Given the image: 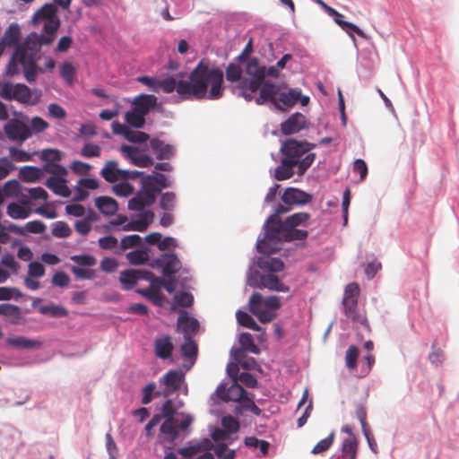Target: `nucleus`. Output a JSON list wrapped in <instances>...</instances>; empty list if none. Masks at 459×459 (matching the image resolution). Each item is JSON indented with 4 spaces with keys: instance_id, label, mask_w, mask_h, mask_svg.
I'll return each instance as SVG.
<instances>
[{
    "instance_id": "nucleus-1",
    "label": "nucleus",
    "mask_w": 459,
    "mask_h": 459,
    "mask_svg": "<svg viewBox=\"0 0 459 459\" xmlns=\"http://www.w3.org/2000/svg\"><path fill=\"white\" fill-rule=\"evenodd\" d=\"M222 84V71L203 58L190 73L189 82H177L173 77L159 80V91L171 93L176 90L182 100H218L223 95Z\"/></svg>"
},
{
    "instance_id": "nucleus-2",
    "label": "nucleus",
    "mask_w": 459,
    "mask_h": 459,
    "mask_svg": "<svg viewBox=\"0 0 459 459\" xmlns=\"http://www.w3.org/2000/svg\"><path fill=\"white\" fill-rule=\"evenodd\" d=\"M290 211V207L279 204L274 214L271 215L264 225V237L257 242V249L260 253L268 252L267 243L269 241H292L303 240L307 237V231L297 229L310 219L307 212H297L287 217L281 221L279 216Z\"/></svg>"
},
{
    "instance_id": "nucleus-3",
    "label": "nucleus",
    "mask_w": 459,
    "mask_h": 459,
    "mask_svg": "<svg viewBox=\"0 0 459 459\" xmlns=\"http://www.w3.org/2000/svg\"><path fill=\"white\" fill-rule=\"evenodd\" d=\"M267 102L272 103L277 109L285 111L287 108L294 107L297 102H299L301 106H307L309 103V97L302 95L299 88H289L286 84L264 82L259 96L255 98V103L264 105Z\"/></svg>"
},
{
    "instance_id": "nucleus-4",
    "label": "nucleus",
    "mask_w": 459,
    "mask_h": 459,
    "mask_svg": "<svg viewBox=\"0 0 459 459\" xmlns=\"http://www.w3.org/2000/svg\"><path fill=\"white\" fill-rule=\"evenodd\" d=\"M39 48L33 44L31 38H27L23 44L18 45L7 65L6 74L8 76L18 74L19 65H22L26 80L29 82H34L37 73L36 59Z\"/></svg>"
},
{
    "instance_id": "nucleus-5",
    "label": "nucleus",
    "mask_w": 459,
    "mask_h": 459,
    "mask_svg": "<svg viewBox=\"0 0 459 459\" xmlns=\"http://www.w3.org/2000/svg\"><path fill=\"white\" fill-rule=\"evenodd\" d=\"M33 24L43 22V34H31V41L36 47L42 45H50L55 38L56 31L60 28V19L57 16V8L53 4H45L39 9L32 17Z\"/></svg>"
},
{
    "instance_id": "nucleus-6",
    "label": "nucleus",
    "mask_w": 459,
    "mask_h": 459,
    "mask_svg": "<svg viewBox=\"0 0 459 459\" xmlns=\"http://www.w3.org/2000/svg\"><path fill=\"white\" fill-rule=\"evenodd\" d=\"M316 146V143L290 138L281 144V152L283 158L294 162L298 175L302 176L316 160V153L309 152Z\"/></svg>"
},
{
    "instance_id": "nucleus-7",
    "label": "nucleus",
    "mask_w": 459,
    "mask_h": 459,
    "mask_svg": "<svg viewBox=\"0 0 459 459\" xmlns=\"http://www.w3.org/2000/svg\"><path fill=\"white\" fill-rule=\"evenodd\" d=\"M245 73L249 78H244L240 81V84L237 85L238 94L246 100L251 101L254 94L263 88L266 77V67L260 65L256 57L248 59L245 65Z\"/></svg>"
},
{
    "instance_id": "nucleus-8",
    "label": "nucleus",
    "mask_w": 459,
    "mask_h": 459,
    "mask_svg": "<svg viewBox=\"0 0 459 459\" xmlns=\"http://www.w3.org/2000/svg\"><path fill=\"white\" fill-rule=\"evenodd\" d=\"M281 305L279 296L264 298L259 292H254L248 301L249 311L263 324L270 323L276 318Z\"/></svg>"
},
{
    "instance_id": "nucleus-9",
    "label": "nucleus",
    "mask_w": 459,
    "mask_h": 459,
    "mask_svg": "<svg viewBox=\"0 0 459 459\" xmlns=\"http://www.w3.org/2000/svg\"><path fill=\"white\" fill-rule=\"evenodd\" d=\"M0 96L5 100H16L22 104L34 106L39 102L41 91L39 90L31 91L23 83L4 82Z\"/></svg>"
},
{
    "instance_id": "nucleus-10",
    "label": "nucleus",
    "mask_w": 459,
    "mask_h": 459,
    "mask_svg": "<svg viewBox=\"0 0 459 459\" xmlns=\"http://www.w3.org/2000/svg\"><path fill=\"white\" fill-rule=\"evenodd\" d=\"M359 286L356 282L348 284L344 290L342 305L346 316L354 322L363 323L365 318L358 311V299L359 296Z\"/></svg>"
},
{
    "instance_id": "nucleus-11",
    "label": "nucleus",
    "mask_w": 459,
    "mask_h": 459,
    "mask_svg": "<svg viewBox=\"0 0 459 459\" xmlns=\"http://www.w3.org/2000/svg\"><path fill=\"white\" fill-rule=\"evenodd\" d=\"M4 132L9 140L20 143L32 135L30 127L19 118L9 119L4 126Z\"/></svg>"
},
{
    "instance_id": "nucleus-12",
    "label": "nucleus",
    "mask_w": 459,
    "mask_h": 459,
    "mask_svg": "<svg viewBox=\"0 0 459 459\" xmlns=\"http://www.w3.org/2000/svg\"><path fill=\"white\" fill-rule=\"evenodd\" d=\"M249 285L254 288L267 289L278 292H288L290 290V287L273 273L261 274L257 283L249 281Z\"/></svg>"
},
{
    "instance_id": "nucleus-13",
    "label": "nucleus",
    "mask_w": 459,
    "mask_h": 459,
    "mask_svg": "<svg viewBox=\"0 0 459 459\" xmlns=\"http://www.w3.org/2000/svg\"><path fill=\"white\" fill-rule=\"evenodd\" d=\"M281 201L286 207L292 205H304L312 201V195L295 187H288L281 195Z\"/></svg>"
},
{
    "instance_id": "nucleus-14",
    "label": "nucleus",
    "mask_w": 459,
    "mask_h": 459,
    "mask_svg": "<svg viewBox=\"0 0 459 459\" xmlns=\"http://www.w3.org/2000/svg\"><path fill=\"white\" fill-rule=\"evenodd\" d=\"M218 395L224 402H243L248 395V393L237 382H234L230 387L226 388L220 385L216 390Z\"/></svg>"
},
{
    "instance_id": "nucleus-15",
    "label": "nucleus",
    "mask_w": 459,
    "mask_h": 459,
    "mask_svg": "<svg viewBox=\"0 0 459 459\" xmlns=\"http://www.w3.org/2000/svg\"><path fill=\"white\" fill-rule=\"evenodd\" d=\"M122 154L128 159L132 164L141 167L148 168L153 165V160L152 157L146 154H141L137 148L130 145H122L120 148Z\"/></svg>"
},
{
    "instance_id": "nucleus-16",
    "label": "nucleus",
    "mask_w": 459,
    "mask_h": 459,
    "mask_svg": "<svg viewBox=\"0 0 459 459\" xmlns=\"http://www.w3.org/2000/svg\"><path fill=\"white\" fill-rule=\"evenodd\" d=\"M307 121L306 117L296 112L292 114L286 121L281 123V131L285 135H290L299 133L302 129L306 128Z\"/></svg>"
},
{
    "instance_id": "nucleus-17",
    "label": "nucleus",
    "mask_w": 459,
    "mask_h": 459,
    "mask_svg": "<svg viewBox=\"0 0 459 459\" xmlns=\"http://www.w3.org/2000/svg\"><path fill=\"white\" fill-rule=\"evenodd\" d=\"M153 218L154 213L152 211L143 212L138 215L137 219L132 220L131 221L124 225L122 230H135L143 232L148 229L149 225L152 222Z\"/></svg>"
},
{
    "instance_id": "nucleus-18",
    "label": "nucleus",
    "mask_w": 459,
    "mask_h": 459,
    "mask_svg": "<svg viewBox=\"0 0 459 459\" xmlns=\"http://www.w3.org/2000/svg\"><path fill=\"white\" fill-rule=\"evenodd\" d=\"M156 264L162 267V273L166 276H169L178 273L181 268V262L175 254H163Z\"/></svg>"
},
{
    "instance_id": "nucleus-19",
    "label": "nucleus",
    "mask_w": 459,
    "mask_h": 459,
    "mask_svg": "<svg viewBox=\"0 0 459 459\" xmlns=\"http://www.w3.org/2000/svg\"><path fill=\"white\" fill-rule=\"evenodd\" d=\"M150 147L158 160H169L175 154V146L153 138L150 141Z\"/></svg>"
},
{
    "instance_id": "nucleus-20",
    "label": "nucleus",
    "mask_w": 459,
    "mask_h": 459,
    "mask_svg": "<svg viewBox=\"0 0 459 459\" xmlns=\"http://www.w3.org/2000/svg\"><path fill=\"white\" fill-rule=\"evenodd\" d=\"M126 174V169L118 168V163L116 160H108L100 171L102 178L109 183H114L119 179L122 180V178Z\"/></svg>"
},
{
    "instance_id": "nucleus-21",
    "label": "nucleus",
    "mask_w": 459,
    "mask_h": 459,
    "mask_svg": "<svg viewBox=\"0 0 459 459\" xmlns=\"http://www.w3.org/2000/svg\"><path fill=\"white\" fill-rule=\"evenodd\" d=\"M66 183L63 177L52 176L46 180L45 186L56 195L69 197L71 191Z\"/></svg>"
},
{
    "instance_id": "nucleus-22",
    "label": "nucleus",
    "mask_w": 459,
    "mask_h": 459,
    "mask_svg": "<svg viewBox=\"0 0 459 459\" xmlns=\"http://www.w3.org/2000/svg\"><path fill=\"white\" fill-rule=\"evenodd\" d=\"M178 431L175 420H165L160 429L159 440L161 444H173L177 439Z\"/></svg>"
},
{
    "instance_id": "nucleus-23",
    "label": "nucleus",
    "mask_w": 459,
    "mask_h": 459,
    "mask_svg": "<svg viewBox=\"0 0 459 459\" xmlns=\"http://www.w3.org/2000/svg\"><path fill=\"white\" fill-rule=\"evenodd\" d=\"M178 326L181 328L184 337L191 336L195 333L199 328V323L195 318H190L184 310L180 311L178 319Z\"/></svg>"
},
{
    "instance_id": "nucleus-24",
    "label": "nucleus",
    "mask_w": 459,
    "mask_h": 459,
    "mask_svg": "<svg viewBox=\"0 0 459 459\" xmlns=\"http://www.w3.org/2000/svg\"><path fill=\"white\" fill-rule=\"evenodd\" d=\"M21 30L17 23H12L5 30L3 37L0 39V46L4 48L6 47H17L20 40Z\"/></svg>"
},
{
    "instance_id": "nucleus-25",
    "label": "nucleus",
    "mask_w": 459,
    "mask_h": 459,
    "mask_svg": "<svg viewBox=\"0 0 459 459\" xmlns=\"http://www.w3.org/2000/svg\"><path fill=\"white\" fill-rule=\"evenodd\" d=\"M134 108L144 117L157 105V98L152 94H142L133 102Z\"/></svg>"
},
{
    "instance_id": "nucleus-26",
    "label": "nucleus",
    "mask_w": 459,
    "mask_h": 459,
    "mask_svg": "<svg viewBox=\"0 0 459 459\" xmlns=\"http://www.w3.org/2000/svg\"><path fill=\"white\" fill-rule=\"evenodd\" d=\"M359 441L356 437L344 438L341 446V457L342 459H357Z\"/></svg>"
},
{
    "instance_id": "nucleus-27",
    "label": "nucleus",
    "mask_w": 459,
    "mask_h": 459,
    "mask_svg": "<svg viewBox=\"0 0 459 459\" xmlns=\"http://www.w3.org/2000/svg\"><path fill=\"white\" fill-rule=\"evenodd\" d=\"M155 354L160 359H169L173 351L174 345L169 335H164L155 341Z\"/></svg>"
},
{
    "instance_id": "nucleus-28",
    "label": "nucleus",
    "mask_w": 459,
    "mask_h": 459,
    "mask_svg": "<svg viewBox=\"0 0 459 459\" xmlns=\"http://www.w3.org/2000/svg\"><path fill=\"white\" fill-rule=\"evenodd\" d=\"M294 162L281 158V164L274 169L273 178L278 181L287 180L294 175Z\"/></svg>"
},
{
    "instance_id": "nucleus-29",
    "label": "nucleus",
    "mask_w": 459,
    "mask_h": 459,
    "mask_svg": "<svg viewBox=\"0 0 459 459\" xmlns=\"http://www.w3.org/2000/svg\"><path fill=\"white\" fill-rule=\"evenodd\" d=\"M95 205L104 215H114L118 210V204L115 199L109 196H99L95 198Z\"/></svg>"
},
{
    "instance_id": "nucleus-30",
    "label": "nucleus",
    "mask_w": 459,
    "mask_h": 459,
    "mask_svg": "<svg viewBox=\"0 0 459 459\" xmlns=\"http://www.w3.org/2000/svg\"><path fill=\"white\" fill-rule=\"evenodd\" d=\"M143 187L136 194L147 204L152 205L156 200V195L160 192V188L153 186L152 182H146L144 178L142 180Z\"/></svg>"
},
{
    "instance_id": "nucleus-31",
    "label": "nucleus",
    "mask_w": 459,
    "mask_h": 459,
    "mask_svg": "<svg viewBox=\"0 0 459 459\" xmlns=\"http://www.w3.org/2000/svg\"><path fill=\"white\" fill-rule=\"evenodd\" d=\"M260 269L268 273H279L284 269L283 262L275 257H264L260 258L257 262Z\"/></svg>"
},
{
    "instance_id": "nucleus-32",
    "label": "nucleus",
    "mask_w": 459,
    "mask_h": 459,
    "mask_svg": "<svg viewBox=\"0 0 459 459\" xmlns=\"http://www.w3.org/2000/svg\"><path fill=\"white\" fill-rule=\"evenodd\" d=\"M7 344L19 349H36L41 344L39 341L31 340L24 336H15L6 340Z\"/></svg>"
},
{
    "instance_id": "nucleus-33",
    "label": "nucleus",
    "mask_w": 459,
    "mask_h": 459,
    "mask_svg": "<svg viewBox=\"0 0 459 459\" xmlns=\"http://www.w3.org/2000/svg\"><path fill=\"white\" fill-rule=\"evenodd\" d=\"M0 315L8 317L12 324H17L22 319L21 308L9 303L0 305Z\"/></svg>"
},
{
    "instance_id": "nucleus-34",
    "label": "nucleus",
    "mask_w": 459,
    "mask_h": 459,
    "mask_svg": "<svg viewBox=\"0 0 459 459\" xmlns=\"http://www.w3.org/2000/svg\"><path fill=\"white\" fill-rule=\"evenodd\" d=\"M43 172L39 168L25 166L20 169V178L25 182H36L42 178Z\"/></svg>"
},
{
    "instance_id": "nucleus-35",
    "label": "nucleus",
    "mask_w": 459,
    "mask_h": 459,
    "mask_svg": "<svg viewBox=\"0 0 459 459\" xmlns=\"http://www.w3.org/2000/svg\"><path fill=\"white\" fill-rule=\"evenodd\" d=\"M183 381V374L176 370H170L164 376V385L170 388L172 391H177L180 388Z\"/></svg>"
},
{
    "instance_id": "nucleus-36",
    "label": "nucleus",
    "mask_w": 459,
    "mask_h": 459,
    "mask_svg": "<svg viewBox=\"0 0 459 459\" xmlns=\"http://www.w3.org/2000/svg\"><path fill=\"white\" fill-rule=\"evenodd\" d=\"M215 444L212 442L209 438H204L197 444L186 446L185 449H183L184 452H190L187 455H197L201 452H209L210 450H213Z\"/></svg>"
},
{
    "instance_id": "nucleus-37",
    "label": "nucleus",
    "mask_w": 459,
    "mask_h": 459,
    "mask_svg": "<svg viewBox=\"0 0 459 459\" xmlns=\"http://www.w3.org/2000/svg\"><path fill=\"white\" fill-rule=\"evenodd\" d=\"M125 119L134 128H142L145 124V117L136 111L134 108L126 113Z\"/></svg>"
},
{
    "instance_id": "nucleus-38",
    "label": "nucleus",
    "mask_w": 459,
    "mask_h": 459,
    "mask_svg": "<svg viewBox=\"0 0 459 459\" xmlns=\"http://www.w3.org/2000/svg\"><path fill=\"white\" fill-rule=\"evenodd\" d=\"M136 270L127 269L120 273L119 281L125 290H131L137 283Z\"/></svg>"
},
{
    "instance_id": "nucleus-39",
    "label": "nucleus",
    "mask_w": 459,
    "mask_h": 459,
    "mask_svg": "<svg viewBox=\"0 0 459 459\" xmlns=\"http://www.w3.org/2000/svg\"><path fill=\"white\" fill-rule=\"evenodd\" d=\"M39 311L42 315H50L51 316H54V317H62V316H66L68 315V311L66 308H65L64 307H62L60 305H55V304L42 305L39 308Z\"/></svg>"
},
{
    "instance_id": "nucleus-40",
    "label": "nucleus",
    "mask_w": 459,
    "mask_h": 459,
    "mask_svg": "<svg viewBox=\"0 0 459 459\" xmlns=\"http://www.w3.org/2000/svg\"><path fill=\"white\" fill-rule=\"evenodd\" d=\"M76 70L72 62L65 61L60 68V75L65 82L72 86L75 81Z\"/></svg>"
},
{
    "instance_id": "nucleus-41",
    "label": "nucleus",
    "mask_w": 459,
    "mask_h": 459,
    "mask_svg": "<svg viewBox=\"0 0 459 459\" xmlns=\"http://www.w3.org/2000/svg\"><path fill=\"white\" fill-rule=\"evenodd\" d=\"M6 212L13 219H26L30 214V210L16 203L9 204Z\"/></svg>"
},
{
    "instance_id": "nucleus-42",
    "label": "nucleus",
    "mask_w": 459,
    "mask_h": 459,
    "mask_svg": "<svg viewBox=\"0 0 459 459\" xmlns=\"http://www.w3.org/2000/svg\"><path fill=\"white\" fill-rule=\"evenodd\" d=\"M184 339L185 342L180 347L182 355L188 359L195 358L198 351L197 344L191 336L184 337Z\"/></svg>"
},
{
    "instance_id": "nucleus-43",
    "label": "nucleus",
    "mask_w": 459,
    "mask_h": 459,
    "mask_svg": "<svg viewBox=\"0 0 459 459\" xmlns=\"http://www.w3.org/2000/svg\"><path fill=\"white\" fill-rule=\"evenodd\" d=\"M126 258L130 264L140 265L148 262L149 255L146 249H137L127 253Z\"/></svg>"
},
{
    "instance_id": "nucleus-44",
    "label": "nucleus",
    "mask_w": 459,
    "mask_h": 459,
    "mask_svg": "<svg viewBox=\"0 0 459 459\" xmlns=\"http://www.w3.org/2000/svg\"><path fill=\"white\" fill-rule=\"evenodd\" d=\"M238 341L243 351H249L254 354H258L260 352L259 348L254 342L253 336L249 333H242L239 335Z\"/></svg>"
},
{
    "instance_id": "nucleus-45",
    "label": "nucleus",
    "mask_w": 459,
    "mask_h": 459,
    "mask_svg": "<svg viewBox=\"0 0 459 459\" xmlns=\"http://www.w3.org/2000/svg\"><path fill=\"white\" fill-rule=\"evenodd\" d=\"M238 323L247 328L254 331H260L261 327L255 323L254 318L244 311H238L236 314Z\"/></svg>"
},
{
    "instance_id": "nucleus-46",
    "label": "nucleus",
    "mask_w": 459,
    "mask_h": 459,
    "mask_svg": "<svg viewBox=\"0 0 459 459\" xmlns=\"http://www.w3.org/2000/svg\"><path fill=\"white\" fill-rule=\"evenodd\" d=\"M243 70L240 65L236 64H230L226 68V79L231 82H238L240 84V81L244 80L245 77H242Z\"/></svg>"
},
{
    "instance_id": "nucleus-47",
    "label": "nucleus",
    "mask_w": 459,
    "mask_h": 459,
    "mask_svg": "<svg viewBox=\"0 0 459 459\" xmlns=\"http://www.w3.org/2000/svg\"><path fill=\"white\" fill-rule=\"evenodd\" d=\"M142 242V238L139 235L134 234L126 236L120 241V250L115 251L116 254H121L125 250L139 246Z\"/></svg>"
},
{
    "instance_id": "nucleus-48",
    "label": "nucleus",
    "mask_w": 459,
    "mask_h": 459,
    "mask_svg": "<svg viewBox=\"0 0 459 459\" xmlns=\"http://www.w3.org/2000/svg\"><path fill=\"white\" fill-rule=\"evenodd\" d=\"M213 451L219 459H235L236 453L233 449H229L226 443L215 444Z\"/></svg>"
},
{
    "instance_id": "nucleus-49",
    "label": "nucleus",
    "mask_w": 459,
    "mask_h": 459,
    "mask_svg": "<svg viewBox=\"0 0 459 459\" xmlns=\"http://www.w3.org/2000/svg\"><path fill=\"white\" fill-rule=\"evenodd\" d=\"M70 259L73 262H74L79 267H91L96 265L97 264V259L95 258V256L89 254L73 255L71 256Z\"/></svg>"
},
{
    "instance_id": "nucleus-50",
    "label": "nucleus",
    "mask_w": 459,
    "mask_h": 459,
    "mask_svg": "<svg viewBox=\"0 0 459 459\" xmlns=\"http://www.w3.org/2000/svg\"><path fill=\"white\" fill-rule=\"evenodd\" d=\"M333 442H334V432H332L329 434V436L327 437H325V438L320 440L318 443H316L314 446L311 452L314 455L322 454V453L327 451L332 446Z\"/></svg>"
},
{
    "instance_id": "nucleus-51",
    "label": "nucleus",
    "mask_w": 459,
    "mask_h": 459,
    "mask_svg": "<svg viewBox=\"0 0 459 459\" xmlns=\"http://www.w3.org/2000/svg\"><path fill=\"white\" fill-rule=\"evenodd\" d=\"M52 235L56 238H67L72 234V230L65 221H56L53 224Z\"/></svg>"
},
{
    "instance_id": "nucleus-52",
    "label": "nucleus",
    "mask_w": 459,
    "mask_h": 459,
    "mask_svg": "<svg viewBox=\"0 0 459 459\" xmlns=\"http://www.w3.org/2000/svg\"><path fill=\"white\" fill-rule=\"evenodd\" d=\"M221 425L223 429L230 435L239 430V421L233 416L228 415L221 419Z\"/></svg>"
},
{
    "instance_id": "nucleus-53",
    "label": "nucleus",
    "mask_w": 459,
    "mask_h": 459,
    "mask_svg": "<svg viewBox=\"0 0 459 459\" xmlns=\"http://www.w3.org/2000/svg\"><path fill=\"white\" fill-rule=\"evenodd\" d=\"M359 357V349L354 346L351 345L345 355V362L346 366L350 369H355L357 368V359Z\"/></svg>"
},
{
    "instance_id": "nucleus-54",
    "label": "nucleus",
    "mask_w": 459,
    "mask_h": 459,
    "mask_svg": "<svg viewBox=\"0 0 459 459\" xmlns=\"http://www.w3.org/2000/svg\"><path fill=\"white\" fill-rule=\"evenodd\" d=\"M174 300L177 305L182 307H189L194 303V297L189 292L180 291L175 294Z\"/></svg>"
},
{
    "instance_id": "nucleus-55",
    "label": "nucleus",
    "mask_w": 459,
    "mask_h": 459,
    "mask_svg": "<svg viewBox=\"0 0 459 459\" xmlns=\"http://www.w3.org/2000/svg\"><path fill=\"white\" fill-rule=\"evenodd\" d=\"M176 204V195L173 192L162 194L160 201V208L165 211H172Z\"/></svg>"
},
{
    "instance_id": "nucleus-56",
    "label": "nucleus",
    "mask_w": 459,
    "mask_h": 459,
    "mask_svg": "<svg viewBox=\"0 0 459 459\" xmlns=\"http://www.w3.org/2000/svg\"><path fill=\"white\" fill-rule=\"evenodd\" d=\"M100 147L91 143H85L81 151V155L87 159L100 157Z\"/></svg>"
},
{
    "instance_id": "nucleus-57",
    "label": "nucleus",
    "mask_w": 459,
    "mask_h": 459,
    "mask_svg": "<svg viewBox=\"0 0 459 459\" xmlns=\"http://www.w3.org/2000/svg\"><path fill=\"white\" fill-rule=\"evenodd\" d=\"M125 138L131 143H141L146 142L150 136L144 132L134 131L129 128Z\"/></svg>"
},
{
    "instance_id": "nucleus-58",
    "label": "nucleus",
    "mask_w": 459,
    "mask_h": 459,
    "mask_svg": "<svg viewBox=\"0 0 459 459\" xmlns=\"http://www.w3.org/2000/svg\"><path fill=\"white\" fill-rule=\"evenodd\" d=\"M144 180L146 182H152L153 186L160 190L161 188H166L170 186L167 177L161 173H158L156 176H147L144 178Z\"/></svg>"
},
{
    "instance_id": "nucleus-59",
    "label": "nucleus",
    "mask_w": 459,
    "mask_h": 459,
    "mask_svg": "<svg viewBox=\"0 0 459 459\" xmlns=\"http://www.w3.org/2000/svg\"><path fill=\"white\" fill-rule=\"evenodd\" d=\"M71 271L75 277L82 280H90L94 278L96 275L95 270L90 268L72 266Z\"/></svg>"
},
{
    "instance_id": "nucleus-60",
    "label": "nucleus",
    "mask_w": 459,
    "mask_h": 459,
    "mask_svg": "<svg viewBox=\"0 0 459 459\" xmlns=\"http://www.w3.org/2000/svg\"><path fill=\"white\" fill-rule=\"evenodd\" d=\"M342 30H343L352 39L353 41H355L354 34H357L359 37L365 39H368V37L357 25L351 22H345L342 27Z\"/></svg>"
},
{
    "instance_id": "nucleus-61",
    "label": "nucleus",
    "mask_w": 459,
    "mask_h": 459,
    "mask_svg": "<svg viewBox=\"0 0 459 459\" xmlns=\"http://www.w3.org/2000/svg\"><path fill=\"white\" fill-rule=\"evenodd\" d=\"M62 153L56 149H46L41 152V159L47 163L58 162L61 160Z\"/></svg>"
},
{
    "instance_id": "nucleus-62",
    "label": "nucleus",
    "mask_w": 459,
    "mask_h": 459,
    "mask_svg": "<svg viewBox=\"0 0 459 459\" xmlns=\"http://www.w3.org/2000/svg\"><path fill=\"white\" fill-rule=\"evenodd\" d=\"M43 169L46 172L52 174L56 177L66 176L68 173L67 169L64 166L58 164L57 162L46 163Z\"/></svg>"
},
{
    "instance_id": "nucleus-63",
    "label": "nucleus",
    "mask_w": 459,
    "mask_h": 459,
    "mask_svg": "<svg viewBox=\"0 0 459 459\" xmlns=\"http://www.w3.org/2000/svg\"><path fill=\"white\" fill-rule=\"evenodd\" d=\"M9 153L11 158L18 162H25L31 160V155L30 153L15 147H10Z\"/></svg>"
},
{
    "instance_id": "nucleus-64",
    "label": "nucleus",
    "mask_w": 459,
    "mask_h": 459,
    "mask_svg": "<svg viewBox=\"0 0 459 459\" xmlns=\"http://www.w3.org/2000/svg\"><path fill=\"white\" fill-rule=\"evenodd\" d=\"M113 192L118 196H127L134 192V186L127 182H120L113 186Z\"/></svg>"
}]
</instances>
